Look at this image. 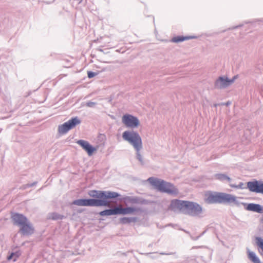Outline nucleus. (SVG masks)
Here are the masks:
<instances>
[{"instance_id":"obj_1","label":"nucleus","mask_w":263,"mask_h":263,"mask_svg":"<svg viewBox=\"0 0 263 263\" xmlns=\"http://www.w3.org/2000/svg\"><path fill=\"white\" fill-rule=\"evenodd\" d=\"M88 195L96 199H80L74 200L72 204L84 206H107L110 204L107 200L109 199H115L120 196L117 192L109 191L91 190L88 192Z\"/></svg>"},{"instance_id":"obj_2","label":"nucleus","mask_w":263,"mask_h":263,"mask_svg":"<svg viewBox=\"0 0 263 263\" xmlns=\"http://www.w3.org/2000/svg\"><path fill=\"white\" fill-rule=\"evenodd\" d=\"M122 138L133 146L136 153V158L141 165L145 164V161L140 151L143 148L142 140L137 132L133 129L124 131L122 133Z\"/></svg>"},{"instance_id":"obj_3","label":"nucleus","mask_w":263,"mask_h":263,"mask_svg":"<svg viewBox=\"0 0 263 263\" xmlns=\"http://www.w3.org/2000/svg\"><path fill=\"white\" fill-rule=\"evenodd\" d=\"M148 180L153 186L160 192L173 196L177 195L179 193L178 189L173 184L163 180L150 177Z\"/></svg>"},{"instance_id":"obj_4","label":"nucleus","mask_w":263,"mask_h":263,"mask_svg":"<svg viewBox=\"0 0 263 263\" xmlns=\"http://www.w3.org/2000/svg\"><path fill=\"white\" fill-rule=\"evenodd\" d=\"M237 198L231 194L216 193L211 194L207 198V201L209 203H234L238 204Z\"/></svg>"},{"instance_id":"obj_5","label":"nucleus","mask_w":263,"mask_h":263,"mask_svg":"<svg viewBox=\"0 0 263 263\" xmlns=\"http://www.w3.org/2000/svg\"><path fill=\"white\" fill-rule=\"evenodd\" d=\"M81 123V120L77 117L72 118L58 127V132L60 134H65L69 130L74 128L77 125Z\"/></svg>"},{"instance_id":"obj_6","label":"nucleus","mask_w":263,"mask_h":263,"mask_svg":"<svg viewBox=\"0 0 263 263\" xmlns=\"http://www.w3.org/2000/svg\"><path fill=\"white\" fill-rule=\"evenodd\" d=\"M202 211L201 206L198 203L187 201L184 214L196 216L200 214Z\"/></svg>"},{"instance_id":"obj_7","label":"nucleus","mask_w":263,"mask_h":263,"mask_svg":"<svg viewBox=\"0 0 263 263\" xmlns=\"http://www.w3.org/2000/svg\"><path fill=\"white\" fill-rule=\"evenodd\" d=\"M122 122L125 126L132 129L136 128L139 125L138 119L132 115L125 114L122 118Z\"/></svg>"},{"instance_id":"obj_8","label":"nucleus","mask_w":263,"mask_h":263,"mask_svg":"<svg viewBox=\"0 0 263 263\" xmlns=\"http://www.w3.org/2000/svg\"><path fill=\"white\" fill-rule=\"evenodd\" d=\"M187 201H183L178 199H174L171 201L168 208L170 210L175 212L184 213Z\"/></svg>"},{"instance_id":"obj_9","label":"nucleus","mask_w":263,"mask_h":263,"mask_svg":"<svg viewBox=\"0 0 263 263\" xmlns=\"http://www.w3.org/2000/svg\"><path fill=\"white\" fill-rule=\"evenodd\" d=\"M125 206L143 203L142 199L136 196H124L120 198Z\"/></svg>"},{"instance_id":"obj_10","label":"nucleus","mask_w":263,"mask_h":263,"mask_svg":"<svg viewBox=\"0 0 263 263\" xmlns=\"http://www.w3.org/2000/svg\"><path fill=\"white\" fill-rule=\"evenodd\" d=\"M236 78L235 76L232 79H229L227 77H220L215 83V87L218 89L224 88L233 83Z\"/></svg>"},{"instance_id":"obj_11","label":"nucleus","mask_w":263,"mask_h":263,"mask_svg":"<svg viewBox=\"0 0 263 263\" xmlns=\"http://www.w3.org/2000/svg\"><path fill=\"white\" fill-rule=\"evenodd\" d=\"M247 187L251 192L263 194V181L255 180L248 182Z\"/></svg>"},{"instance_id":"obj_12","label":"nucleus","mask_w":263,"mask_h":263,"mask_svg":"<svg viewBox=\"0 0 263 263\" xmlns=\"http://www.w3.org/2000/svg\"><path fill=\"white\" fill-rule=\"evenodd\" d=\"M117 206L118 214L120 215L136 214L142 211L141 208L137 207L126 206L123 208L120 205Z\"/></svg>"},{"instance_id":"obj_13","label":"nucleus","mask_w":263,"mask_h":263,"mask_svg":"<svg viewBox=\"0 0 263 263\" xmlns=\"http://www.w3.org/2000/svg\"><path fill=\"white\" fill-rule=\"evenodd\" d=\"M77 143L80 145L84 150H85L88 156H90L94 152L97 151V148L93 147L88 141L84 140H79Z\"/></svg>"},{"instance_id":"obj_14","label":"nucleus","mask_w":263,"mask_h":263,"mask_svg":"<svg viewBox=\"0 0 263 263\" xmlns=\"http://www.w3.org/2000/svg\"><path fill=\"white\" fill-rule=\"evenodd\" d=\"M12 219L14 224L20 227L28 221L27 218L23 215L18 213L12 214Z\"/></svg>"},{"instance_id":"obj_15","label":"nucleus","mask_w":263,"mask_h":263,"mask_svg":"<svg viewBox=\"0 0 263 263\" xmlns=\"http://www.w3.org/2000/svg\"><path fill=\"white\" fill-rule=\"evenodd\" d=\"M33 228L29 221L20 227V232L24 235H31L33 233Z\"/></svg>"},{"instance_id":"obj_16","label":"nucleus","mask_w":263,"mask_h":263,"mask_svg":"<svg viewBox=\"0 0 263 263\" xmlns=\"http://www.w3.org/2000/svg\"><path fill=\"white\" fill-rule=\"evenodd\" d=\"M245 209L249 211L256 212L259 214L263 213V206L258 204L249 203L247 204Z\"/></svg>"},{"instance_id":"obj_17","label":"nucleus","mask_w":263,"mask_h":263,"mask_svg":"<svg viewBox=\"0 0 263 263\" xmlns=\"http://www.w3.org/2000/svg\"><path fill=\"white\" fill-rule=\"evenodd\" d=\"M99 215L101 216H110L114 215H118V206H116L114 208L105 210L101 211Z\"/></svg>"},{"instance_id":"obj_18","label":"nucleus","mask_w":263,"mask_h":263,"mask_svg":"<svg viewBox=\"0 0 263 263\" xmlns=\"http://www.w3.org/2000/svg\"><path fill=\"white\" fill-rule=\"evenodd\" d=\"M195 38H196V37L194 36H177L173 37L171 40V42L173 43H179Z\"/></svg>"},{"instance_id":"obj_19","label":"nucleus","mask_w":263,"mask_h":263,"mask_svg":"<svg viewBox=\"0 0 263 263\" xmlns=\"http://www.w3.org/2000/svg\"><path fill=\"white\" fill-rule=\"evenodd\" d=\"M248 255L249 259L253 263H261L259 258L254 252L248 250Z\"/></svg>"},{"instance_id":"obj_20","label":"nucleus","mask_w":263,"mask_h":263,"mask_svg":"<svg viewBox=\"0 0 263 263\" xmlns=\"http://www.w3.org/2000/svg\"><path fill=\"white\" fill-rule=\"evenodd\" d=\"M215 177L216 179L221 181H227L230 182L231 181V178H230L225 174H216L215 175Z\"/></svg>"},{"instance_id":"obj_21","label":"nucleus","mask_w":263,"mask_h":263,"mask_svg":"<svg viewBox=\"0 0 263 263\" xmlns=\"http://www.w3.org/2000/svg\"><path fill=\"white\" fill-rule=\"evenodd\" d=\"M137 220L136 217H123L120 219V222L122 224H127L135 222Z\"/></svg>"},{"instance_id":"obj_22","label":"nucleus","mask_w":263,"mask_h":263,"mask_svg":"<svg viewBox=\"0 0 263 263\" xmlns=\"http://www.w3.org/2000/svg\"><path fill=\"white\" fill-rule=\"evenodd\" d=\"M20 255V253L18 252L11 253L9 256H8L7 259L8 260H12L13 261H15Z\"/></svg>"},{"instance_id":"obj_23","label":"nucleus","mask_w":263,"mask_h":263,"mask_svg":"<svg viewBox=\"0 0 263 263\" xmlns=\"http://www.w3.org/2000/svg\"><path fill=\"white\" fill-rule=\"evenodd\" d=\"M256 245L261 249L263 252V239L259 237H256L255 238Z\"/></svg>"},{"instance_id":"obj_24","label":"nucleus","mask_w":263,"mask_h":263,"mask_svg":"<svg viewBox=\"0 0 263 263\" xmlns=\"http://www.w3.org/2000/svg\"><path fill=\"white\" fill-rule=\"evenodd\" d=\"M230 185L232 187L236 188V189H244L248 188L247 187H246L245 185V184L243 182H240L238 185H235L233 184H230Z\"/></svg>"},{"instance_id":"obj_25","label":"nucleus","mask_w":263,"mask_h":263,"mask_svg":"<svg viewBox=\"0 0 263 263\" xmlns=\"http://www.w3.org/2000/svg\"><path fill=\"white\" fill-rule=\"evenodd\" d=\"M98 74V72L89 71L87 72V76L89 78H92Z\"/></svg>"},{"instance_id":"obj_26","label":"nucleus","mask_w":263,"mask_h":263,"mask_svg":"<svg viewBox=\"0 0 263 263\" xmlns=\"http://www.w3.org/2000/svg\"><path fill=\"white\" fill-rule=\"evenodd\" d=\"M97 104V103L91 101H88L86 103V105L89 107H93Z\"/></svg>"},{"instance_id":"obj_27","label":"nucleus","mask_w":263,"mask_h":263,"mask_svg":"<svg viewBox=\"0 0 263 263\" xmlns=\"http://www.w3.org/2000/svg\"><path fill=\"white\" fill-rule=\"evenodd\" d=\"M62 216L58 214H53L52 216L53 219H61L62 218Z\"/></svg>"},{"instance_id":"obj_28","label":"nucleus","mask_w":263,"mask_h":263,"mask_svg":"<svg viewBox=\"0 0 263 263\" xmlns=\"http://www.w3.org/2000/svg\"><path fill=\"white\" fill-rule=\"evenodd\" d=\"M35 184H36V182H34V183H33L32 184H28V185L29 186H32L33 185H34Z\"/></svg>"},{"instance_id":"obj_29","label":"nucleus","mask_w":263,"mask_h":263,"mask_svg":"<svg viewBox=\"0 0 263 263\" xmlns=\"http://www.w3.org/2000/svg\"><path fill=\"white\" fill-rule=\"evenodd\" d=\"M160 254L161 255H170L169 253H160Z\"/></svg>"},{"instance_id":"obj_30","label":"nucleus","mask_w":263,"mask_h":263,"mask_svg":"<svg viewBox=\"0 0 263 263\" xmlns=\"http://www.w3.org/2000/svg\"><path fill=\"white\" fill-rule=\"evenodd\" d=\"M229 104H230V103H229V102H227V103H226V105H229Z\"/></svg>"},{"instance_id":"obj_31","label":"nucleus","mask_w":263,"mask_h":263,"mask_svg":"<svg viewBox=\"0 0 263 263\" xmlns=\"http://www.w3.org/2000/svg\"><path fill=\"white\" fill-rule=\"evenodd\" d=\"M238 26H235V27H234L233 28H237Z\"/></svg>"}]
</instances>
